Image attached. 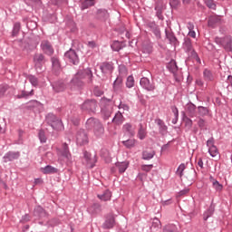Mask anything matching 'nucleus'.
Listing matches in <instances>:
<instances>
[{"label":"nucleus","instance_id":"nucleus-50","mask_svg":"<svg viewBox=\"0 0 232 232\" xmlns=\"http://www.w3.org/2000/svg\"><path fill=\"white\" fill-rule=\"evenodd\" d=\"M123 144H125V146H133L135 145V141L134 140H123Z\"/></svg>","mask_w":232,"mask_h":232},{"label":"nucleus","instance_id":"nucleus-51","mask_svg":"<svg viewBox=\"0 0 232 232\" xmlns=\"http://www.w3.org/2000/svg\"><path fill=\"white\" fill-rule=\"evenodd\" d=\"M7 88L5 85H0V97H3L5 95V92H6Z\"/></svg>","mask_w":232,"mask_h":232},{"label":"nucleus","instance_id":"nucleus-14","mask_svg":"<svg viewBox=\"0 0 232 232\" xmlns=\"http://www.w3.org/2000/svg\"><path fill=\"white\" fill-rule=\"evenodd\" d=\"M97 197L102 202H108V200H111V191L106 189L102 194H98Z\"/></svg>","mask_w":232,"mask_h":232},{"label":"nucleus","instance_id":"nucleus-35","mask_svg":"<svg viewBox=\"0 0 232 232\" xmlns=\"http://www.w3.org/2000/svg\"><path fill=\"white\" fill-rule=\"evenodd\" d=\"M208 152L210 153L211 157H217L218 155V149L217 146H210Z\"/></svg>","mask_w":232,"mask_h":232},{"label":"nucleus","instance_id":"nucleus-17","mask_svg":"<svg viewBox=\"0 0 232 232\" xmlns=\"http://www.w3.org/2000/svg\"><path fill=\"white\" fill-rule=\"evenodd\" d=\"M210 182L212 183V187L216 191H222L224 189V186L220 184L217 179H215L213 177H210Z\"/></svg>","mask_w":232,"mask_h":232},{"label":"nucleus","instance_id":"nucleus-45","mask_svg":"<svg viewBox=\"0 0 232 232\" xmlns=\"http://www.w3.org/2000/svg\"><path fill=\"white\" fill-rule=\"evenodd\" d=\"M166 36L170 43H175L177 41V38H175V35H173V34L171 33H168V31H166Z\"/></svg>","mask_w":232,"mask_h":232},{"label":"nucleus","instance_id":"nucleus-19","mask_svg":"<svg viewBox=\"0 0 232 232\" xmlns=\"http://www.w3.org/2000/svg\"><path fill=\"white\" fill-rule=\"evenodd\" d=\"M156 124L160 127V133L161 135H165V133L168 131V127L164 124V121L160 119L156 120Z\"/></svg>","mask_w":232,"mask_h":232},{"label":"nucleus","instance_id":"nucleus-55","mask_svg":"<svg viewBox=\"0 0 232 232\" xmlns=\"http://www.w3.org/2000/svg\"><path fill=\"white\" fill-rule=\"evenodd\" d=\"M187 27L188 28L189 31L195 30V24H193V23L191 22L188 23Z\"/></svg>","mask_w":232,"mask_h":232},{"label":"nucleus","instance_id":"nucleus-5","mask_svg":"<svg viewBox=\"0 0 232 232\" xmlns=\"http://www.w3.org/2000/svg\"><path fill=\"white\" fill-rule=\"evenodd\" d=\"M215 42L217 43V44H220L221 46H223V48H225V50H227V52L231 50V36H225L224 38L216 37Z\"/></svg>","mask_w":232,"mask_h":232},{"label":"nucleus","instance_id":"nucleus-12","mask_svg":"<svg viewBox=\"0 0 232 232\" xmlns=\"http://www.w3.org/2000/svg\"><path fill=\"white\" fill-rule=\"evenodd\" d=\"M155 157V150L151 147H147L143 151L142 159L144 160H150V159H153Z\"/></svg>","mask_w":232,"mask_h":232},{"label":"nucleus","instance_id":"nucleus-22","mask_svg":"<svg viewBox=\"0 0 232 232\" xmlns=\"http://www.w3.org/2000/svg\"><path fill=\"white\" fill-rule=\"evenodd\" d=\"M112 122H115L116 124H122L124 122V117L122 116V111H119L115 114Z\"/></svg>","mask_w":232,"mask_h":232},{"label":"nucleus","instance_id":"nucleus-42","mask_svg":"<svg viewBox=\"0 0 232 232\" xmlns=\"http://www.w3.org/2000/svg\"><path fill=\"white\" fill-rule=\"evenodd\" d=\"M205 3L208 8L212 10H216L217 5L214 4L213 0H205Z\"/></svg>","mask_w":232,"mask_h":232},{"label":"nucleus","instance_id":"nucleus-43","mask_svg":"<svg viewBox=\"0 0 232 232\" xmlns=\"http://www.w3.org/2000/svg\"><path fill=\"white\" fill-rule=\"evenodd\" d=\"M119 110L121 111V113H124V111H128L130 110V106H128L126 103H121L119 105Z\"/></svg>","mask_w":232,"mask_h":232},{"label":"nucleus","instance_id":"nucleus-37","mask_svg":"<svg viewBox=\"0 0 232 232\" xmlns=\"http://www.w3.org/2000/svg\"><path fill=\"white\" fill-rule=\"evenodd\" d=\"M126 86L127 88H133V86H135V80L133 79V76H129L127 78Z\"/></svg>","mask_w":232,"mask_h":232},{"label":"nucleus","instance_id":"nucleus-53","mask_svg":"<svg viewBox=\"0 0 232 232\" xmlns=\"http://www.w3.org/2000/svg\"><path fill=\"white\" fill-rule=\"evenodd\" d=\"M185 46H187L188 50H191V40L187 39L185 41Z\"/></svg>","mask_w":232,"mask_h":232},{"label":"nucleus","instance_id":"nucleus-54","mask_svg":"<svg viewBox=\"0 0 232 232\" xmlns=\"http://www.w3.org/2000/svg\"><path fill=\"white\" fill-rule=\"evenodd\" d=\"M188 37H192L193 39H195L197 37V33H195L194 30L189 31L188 34Z\"/></svg>","mask_w":232,"mask_h":232},{"label":"nucleus","instance_id":"nucleus-20","mask_svg":"<svg viewBox=\"0 0 232 232\" xmlns=\"http://www.w3.org/2000/svg\"><path fill=\"white\" fill-rule=\"evenodd\" d=\"M101 71L102 73H111L113 72V65L111 63H103L101 66Z\"/></svg>","mask_w":232,"mask_h":232},{"label":"nucleus","instance_id":"nucleus-10","mask_svg":"<svg viewBox=\"0 0 232 232\" xmlns=\"http://www.w3.org/2000/svg\"><path fill=\"white\" fill-rule=\"evenodd\" d=\"M82 110H88L89 111H95L97 108V102L94 100L92 101H86L82 105Z\"/></svg>","mask_w":232,"mask_h":232},{"label":"nucleus","instance_id":"nucleus-27","mask_svg":"<svg viewBox=\"0 0 232 232\" xmlns=\"http://www.w3.org/2000/svg\"><path fill=\"white\" fill-rule=\"evenodd\" d=\"M168 69L169 70V72H171L172 73H175V72H177V70H179V67L177 66V63L175 61H171L169 64H168Z\"/></svg>","mask_w":232,"mask_h":232},{"label":"nucleus","instance_id":"nucleus-1","mask_svg":"<svg viewBox=\"0 0 232 232\" xmlns=\"http://www.w3.org/2000/svg\"><path fill=\"white\" fill-rule=\"evenodd\" d=\"M93 73L90 68L79 71L72 80V84L76 86H82V79H87L89 82H92Z\"/></svg>","mask_w":232,"mask_h":232},{"label":"nucleus","instance_id":"nucleus-49","mask_svg":"<svg viewBox=\"0 0 232 232\" xmlns=\"http://www.w3.org/2000/svg\"><path fill=\"white\" fill-rule=\"evenodd\" d=\"M19 30H21V24H15L13 30V35H17V34H19Z\"/></svg>","mask_w":232,"mask_h":232},{"label":"nucleus","instance_id":"nucleus-61","mask_svg":"<svg viewBox=\"0 0 232 232\" xmlns=\"http://www.w3.org/2000/svg\"><path fill=\"white\" fill-rule=\"evenodd\" d=\"M64 153H63V155H64V157H67L68 158V155H69V153H68V148H64Z\"/></svg>","mask_w":232,"mask_h":232},{"label":"nucleus","instance_id":"nucleus-25","mask_svg":"<svg viewBox=\"0 0 232 232\" xmlns=\"http://www.w3.org/2000/svg\"><path fill=\"white\" fill-rule=\"evenodd\" d=\"M198 112L200 117H206V115H208L209 110L207 107L198 106Z\"/></svg>","mask_w":232,"mask_h":232},{"label":"nucleus","instance_id":"nucleus-38","mask_svg":"<svg viewBox=\"0 0 232 232\" xmlns=\"http://www.w3.org/2000/svg\"><path fill=\"white\" fill-rule=\"evenodd\" d=\"M163 232H177V227L175 225H168L164 227Z\"/></svg>","mask_w":232,"mask_h":232},{"label":"nucleus","instance_id":"nucleus-41","mask_svg":"<svg viewBox=\"0 0 232 232\" xmlns=\"http://www.w3.org/2000/svg\"><path fill=\"white\" fill-rule=\"evenodd\" d=\"M38 137H39V139H40V140H41L42 143L46 142V135H45V133H44V130H41L39 131Z\"/></svg>","mask_w":232,"mask_h":232},{"label":"nucleus","instance_id":"nucleus-58","mask_svg":"<svg viewBox=\"0 0 232 232\" xmlns=\"http://www.w3.org/2000/svg\"><path fill=\"white\" fill-rule=\"evenodd\" d=\"M158 226V227H160L159 226H160V221H157L156 223H153L152 227H151V229L153 230V227H155V226Z\"/></svg>","mask_w":232,"mask_h":232},{"label":"nucleus","instance_id":"nucleus-64","mask_svg":"<svg viewBox=\"0 0 232 232\" xmlns=\"http://www.w3.org/2000/svg\"><path fill=\"white\" fill-rule=\"evenodd\" d=\"M23 220H24V221L26 222V221L30 220V217H29L28 215H25V216L24 217V219H23Z\"/></svg>","mask_w":232,"mask_h":232},{"label":"nucleus","instance_id":"nucleus-29","mask_svg":"<svg viewBox=\"0 0 232 232\" xmlns=\"http://www.w3.org/2000/svg\"><path fill=\"white\" fill-rule=\"evenodd\" d=\"M5 159H8V160H15V159H19V152H9L5 155Z\"/></svg>","mask_w":232,"mask_h":232},{"label":"nucleus","instance_id":"nucleus-8","mask_svg":"<svg viewBox=\"0 0 232 232\" xmlns=\"http://www.w3.org/2000/svg\"><path fill=\"white\" fill-rule=\"evenodd\" d=\"M34 63L36 70H42L43 64H44V55L36 53L34 57Z\"/></svg>","mask_w":232,"mask_h":232},{"label":"nucleus","instance_id":"nucleus-18","mask_svg":"<svg viewBox=\"0 0 232 232\" xmlns=\"http://www.w3.org/2000/svg\"><path fill=\"white\" fill-rule=\"evenodd\" d=\"M53 70L57 73V72H61V62H59V58L53 57L52 58Z\"/></svg>","mask_w":232,"mask_h":232},{"label":"nucleus","instance_id":"nucleus-34","mask_svg":"<svg viewBox=\"0 0 232 232\" xmlns=\"http://www.w3.org/2000/svg\"><path fill=\"white\" fill-rule=\"evenodd\" d=\"M111 49L114 51V52H119V50H121L122 49V44L119 41H116L114 42L112 44H111Z\"/></svg>","mask_w":232,"mask_h":232},{"label":"nucleus","instance_id":"nucleus-30","mask_svg":"<svg viewBox=\"0 0 232 232\" xmlns=\"http://www.w3.org/2000/svg\"><path fill=\"white\" fill-rule=\"evenodd\" d=\"M203 75L205 81H213V73H211V71L205 69Z\"/></svg>","mask_w":232,"mask_h":232},{"label":"nucleus","instance_id":"nucleus-47","mask_svg":"<svg viewBox=\"0 0 232 232\" xmlns=\"http://www.w3.org/2000/svg\"><path fill=\"white\" fill-rule=\"evenodd\" d=\"M142 171H146V173H150V169H153V165H141Z\"/></svg>","mask_w":232,"mask_h":232},{"label":"nucleus","instance_id":"nucleus-60","mask_svg":"<svg viewBox=\"0 0 232 232\" xmlns=\"http://www.w3.org/2000/svg\"><path fill=\"white\" fill-rule=\"evenodd\" d=\"M207 145H208V146H213V140H208L207 141Z\"/></svg>","mask_w":232,"mask_h":232},{"label":"nucleus","instance_id":"nucleus-2","mask_svg":"<svg viewBox=\"0 0 232 232\" xmlns=\"http://www.w3.org/2000/svg\"><path fill=\"white\" fill-rule=\"evenodd\" d=\"M86 128L87 130H93L96 137H101V135L104 133V127H102L101 121L95 118H90L87 120Z\"/></svg>","mask_w":232,"mask_h":232},{"label":"nucleus","instance_id":"nucleus-26","mask_svg":"<svg viewBox=\"0 0 232 232\" xmlns=\"http://www.w3.org/2000/svg\"><path fill=\"white\" fill-rule=\"evenodd\" d=\"M220 23V18L219 16H211L208 20V26H215V24Z\"/></svg>","mask_w":232,"mask_h":232},{"label":"nucleus","instance_id":"nucleus-63","mask_svg":"<svg viewBox=\"0 0 232 232\" xmlns=\"http://www.w3.org/2000/svg\"><path fill=\"white\" fill-rule=\"evenodd\" d=\"M196 82L198 86H202L204 84V82H202L201 80H197Z\"/></svg>","mask_w":232,"mask_h":232},{"label":"nucleus","instance_id":"nucleus-4","mask_svg":"<svg viewBox=\"0 0 232 232\" xmlns=\"http://www.w3.org/2000/svg\"><path fill=\"white\" fill-rule=\"evenodd\" d=\"M97 162V156L95 154H92L88 151L84 152L83 164L87 166V168H94Z\"/></svg>","mask_w":232,"mask_h":232},{"label":"nucleus","instance_id":"nucleus-33","mask_svg":"<svg viewBox=\"0 0 232 232\" xmlns=\"http://www.w3.org/2000/svg\"><path fill=\"white\" fill-rule=\"evenodd\" d=\"M94 3L93 0H85L82 4V10H86V8H90V6H93Z\"/></svg>","mask_w":232,"mask_h":232},{"label":"nucleus","instance_id":"nucleus-21","mask_svg":"<svg viewBox=\"0 0 232 232\" xmlns=\"http://www.w3.org/2000/svg\"><path fill=\"white\" fill-rule=\"evenodd\" d=\"M113 88L115 92L122 89V77H117L113 83Z\"/></svg>","mask_w":232,"mask_h":232},{"label":"nucleus","instance_id":"nucleus-9","mask_svg":"<svg viewBox=\"0 0 232 232\" xmlns=\"http://www.w3.org/2000/svg\"><path fill=\"white\" fill-rule=\"evenodd\" d=\"M41 47L43 52H44V53H46L47 55H53V47H52L50 42L44 40L41 44Z\"/></svg>","mask_w":232,"mask_h":232},{"label":"nucleus","instance_id":"nucleus-40","mask_svg":"<svg viewBox=\"0 0 232 232\" xmlns=\"http://www.w3.org/2000/svg\"><path fill=\"white\" fill-rule=\"evenodd\" d=\"M183 121L187 128L190 129L193 126V121H191V119L188 118L187 116L183 117Z\"/></svg>","mask_w":232,"mask_h":232},{"label":"nucleus","instance_id":"nucleus-11","mask_svg":"<svg viewBox=\"0 0 232 232\" xmlns=\"http://www.w3.org/2000/svg\"><path fill=\"white\" fill-rule=\"evenodd\" d=\"M115 226V217L112 214L107 216V218L103 224L104 229H111Z\"/></svg>","mask_w":232,"mask_h":232},{"label":"nucleus","instance_id":"nucleus-62","mask_svg":"<svg viewBox=\"0 0 232 232\" xmlns=\"http://www.w3.org/2000/svg\"><path fill=\"white\" fill-rule=\"evenodd\" d=\"M89 46L91 48H94L95 47V43L94 42H89Z\"/></svg>","mask_w":232,"mask_h":232},{"label":"nucleus","instance_id":"nucleus-48","mask_svg":"<svg viewBox=\"0 0 232 232\" xmlns=\"http://www.w3.org/2000/svg\"><path fill=\"white\" fill-rule=\"evenodd\" d=\"M152 32L156 38L160 39V29H159V27H153Z\"/></svg>","mask_w":232,"mask_h":232},{"label":"nucleus","instance_id":"nucleus-31","mask_svg":"<svg viewBox=\"0 0 232 232\" xmlns=\"http://www.w3.org/2000/svg\"><path fill=\"white\" fill-rule=\"evenodd\" d=\"M119 72H120V76L118 77H121V79L122 77H126V75H128V69L124 65L120 66Z\"/></svg>","mask_w":232,"mask_h":232},{"label":"nucleus","instance_id":"nucleus-24","mask_svg":"<svg viewBox=\"0 0 232 232\" xmlns=\"http://www.w3.org/2000/svg\"><path fill=\"white\" fill-rule=\"evenodd\" d=\"M195 110H197V106L193 103H188L187 105V111L188 112L190 117H195Z\"/></svg>","mask_w":232,"mask_h":232},{"label":"nucleus","instance_id":"nucleus-36","mask_svg":"<svg viewBox=\"0 0 232 232\" xmlns=\"http://www.w3.org/2000/svg\"><path fill=\"white\" fill-rule=\"evenodd\" d=\"M102 111L104 115V119H110V117H111V107H107L105 109H102Z\"/></svg>","mask_w":232,"mask_h":232},{"label":"nucleus","instance_id":"nucleus-56","mask_svg":"<svg viewBox=\"0 0 232 232\" xmlns=\"http://www.w3.org/2000/svg\"><path fill=\"white\" fill-rule=\"evenodd\" d=\"M36 211H40V217H43V214L44 213V210L43 209V208L41 207H37L36 208Z\"/></svg>","mask_w":232,"mask_h":232},{"label":"nucleus","instance_id":"nucleus-3","mask_svg":"<svg viewBox=\"0 0 232 232\" xmlns=\"http://www.w3.org/2000/svg\"><path fill=\"white\" fill-rule=\"evenodd\" d=\"M46 121L53 127V130H61L63 128V121L53 114H48Z\"/></svg>","mask_w":232,"mask_h":232},{"label":"nucleus","instance_id":"nucleus-28","mask_svg":"<svg viewBox=\"0 0 232 232\" xmlns=\"http://www.w3.org/2000/svg\"><path fill=\"white\" fill-rule=\"evenodd\" d=\"M128 165H129L128 162H121V163L116 164V166L119 168L120 173H124V171L128 169Z\"/></svg>","mask_w":232,"mask_h":232},{"label":"nucleus","instance_id":"nucleus-16","mask_svg":"<svg viewBox=\"0 0 232 232\" xmlns=\"http://www.w3.org/2000/svg\"><path fill=\"white\" fill-rule=\"evenodd\" d=\"M41 171L44 175H52L53 173H57V171H59V169H57L55 167H52L50 165H47L46 167L42 168Z\"/></svg>","mask_w":232,"mask_h":232},{"label":"nucleus","instance_id":"nucleus-59","mask_svg":"<svg viewBox=\"0 0 232 232\" xmlns=\"http://www.w3.org/2000/svg\"><path fill=\"white\" fill-rule=\"evenodd\" d=\"M189 190L188 189H185L179 192V195H186V193H188Z\"/></svg>","mask_w":232,"mask_h":232},{"label":"nucleus","instance_id":"nucleus-57","mask_svg":"<svg viewBox=\"0 0 232 232\" xmlns=\"http://www.w3.org/2000/svg\"><path fill=\"white\" fill-rule=\"evenodd\" d=\"M198 166H199V168H204V161H202V160H198Z\"/></svg>","mask_w":232,"mask_h":232},{"label":"nucleus","instance_id":"nucleus-13","mask_svg":"<svg viewBox=\"0 0 232 232\" xmlns=\"http://www.w3.org/2000/svg\"><path fill=\"white\" fill-rule=\"evenodd\" d=\"M77 142L80 146H86L88 144V136L84 132H80L77 135Z\"/></svg>","mask_w":232,"mask_h":232},{"label":"nucleus","instance_id":"nucleus-7","mask_svg":"<svg viewBox=\"0 0 232 232\" xmlns=\"http://www.w3.org/2000/svg\"><path fill=\"white\" fill-rule=\"evenodd\" d=\"M140 84L148 92H153L155 90V85L146 77L140 79Z\"/></svg>","mask_w":232,"mask_h":232},{"label":"nucleus","instance_id":"nucleus-23","mask_svg":"<svg viewBox=\"0 0 232 232\" xmlns=\"http://www.w3.org/2000/svg\"><path fill=\"white\" fill-rule=\"evenodd\" d=\"M146 128L144 126H142V124H140V129L138 130V137L139 139H140V140L146 139Z\"/></svg>","mask_w":232,"mask_h":232},{"label":"nucleus","instance_id":"nucleus-32","mask_svg":"<svg viewBox=\"0 0 232 232\" xmlns=\"http://www.w3.org/2000/svg\"><path fill=\"white\" fill-rule=\"evenodd\" d=\"M53 88L57 93H59V92H64V83H55L53 85Z\"/></svg>","mask_w":232,"mask_h":232},{"label":"nucleus","instance_id":"nucleus-44","mask_svg":"<svg viewBox=\"0 0 232 232\" xmlns=\"http://www.w3.org/2000/svg\"><path fill=\"white\" fill-rule=\"evenodd\" d=\"M172 111L174 113L175 120L172 121L173 124H177V121L179 120V109L177 107L172 108Z\"/></svg>","mask_w":232,"mask_h":232},{"label":"nucleus","instance_id":"nucleus-39","mask_svg":"<svg viewBox=\"0 0 232 232\" xmlns=\"http://www.w3.org/2000/svg\"><path fill=\"white\" fill-rule=\"evenodd\" d=\"M28 81L31 82L33 86H37V84H39V81L37 80V77L34 75H29Z\"/></svg>","mask_w":232,"mask_h":232},{"label":"nucleus","instance_id":"nucleus-46","mask_svg":"<svg viewBox=\"0 0 232 232\" xmlns=\"http://www.w3.org/2000/svg\"><path fill=\"white\" fill-rule=\"evenodd\" d=\"M184 169H186V165L180 164L177 169V173L178 175H179V177H182V173H184Z\"/></svg>","mask_w":232,"mask_h":232},{"label":"nucleus","instance_id":"nucleus-52","mask_svg":"<svg viewBox=\"0 0 232 232\" xmlns=\"http://www.w3.org/2000/svg\"><path fill=\"white\" fill-rule=\"evenodd\" d=\"M198 126H199L200 128H205L206 127V121H204L203 119H199L198 121Z\"/></svg>","mask_w":232,"mask_h":232},{"label":"nucleus","instance_id":"nucleus-15","mask_svg":"<svg viewBox=\"0 0 232 232\" xmlns=\"http://www.w3.org/2000/svg\"><path fill=\"white\" fill-rule=\"evenodd\" d=\"M123 131L129 135V137H133V135H135V128L130 123L123 125Z\"/></svg>","mask_w":232,"mask_h":232},{"label":"nucleus","instance_id":"nucleus-6","mask_svg":"<svg viewBox=\"0 0 232 232\" xmlns=\"http://www.w3.org/2000/svg\"><path fill=\"white\" fill-rule=\"evenodd\" d=\"M64 57L69 61V63H72V64H79V57L77 56V53H75V51L70 50L66 52Z\"/></svg>","mask_w":232,"mask_h":232}]
</instances>
